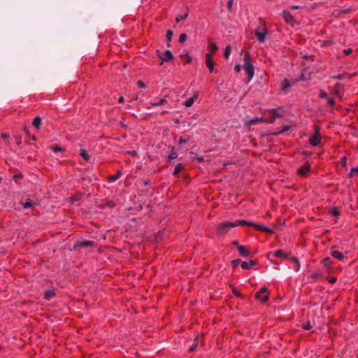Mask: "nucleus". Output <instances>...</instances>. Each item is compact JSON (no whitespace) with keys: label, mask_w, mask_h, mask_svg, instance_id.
Masks as SVG:
<instances>
[{"label":"nucleus","mask_w":358,"mask_h":358,"mask_svg":"<svg viewBox=\"0 0 358 358\" xmlns=\"http://www.w3.org/2000/svg\"><path fill=\"white\" fill-rule=\"evenodd\" d=\"M188 16V13H185L184 15H179L176 17V21L179 22L180 21L185 20Z\"/></svg>","instance_id":"f704fd0d"},{"label":"nucleus","mask_w":358,"mask_h":358,"mask_svg":"<svg viewBox=\"0 0 358 358\" xmlns=\"http://www.w3.org/2000/svg\"><path fill=\"white\" fill-rule=\"evenodd\" d=\"M257 264V262L255 260H250L249 263L246 262H241V268L243 269H250L252 266Z\"/></svg>","instance_id":"9b49d317"},{"label":"nucleus","mask_w":358,"mask_h":358,"mask_svg":"<svg viewBox=\"0 0 358 358\" xmlns=\"http://www.w3.org/2000/svg\"><path fill=\"white\" fill-rule=\"evenodd\" d=\"M331 213L332 215L336 217V216H338L340 214V212H339V210L338 209L334 208V209H332L331 210Z\"/></svg>","instance_id":"4c0bfd02"},{"label":"nucleus","mask_w":358,"mask_h":358,"mask_svg":"<svg viewBox=\"0 0 358 358\" xmlns=\"http://www.w3.org/2000/svg\"><path fill=\"white\" fill-rule=\"evenodd\" d=\"M182 166L180 164H177L174 169L173 174L175 176H177L178 175V173H180V171L182 170Z\"/></svg>","instance_id":"393cba45"},{"label":"nucleus","mask_w":358,"mask_h":358,"mask_svg":"<svg viewBox=\"0 0 358 358\" xmlns=\"http://www.w3.org/2000/svg\"><path fill=\"white\" fill-rule=\"evenodd\" d=\"M303 328L306 330H309L311 329V325L310 323H308L303 326Z\"/></svg>","instance_id":"09e8293b"},{"label":"nucleus","mask_w":358,"mask_h":358,"mask_svg":"<svg viewBox=\"0 0 358 358\" xmlns=\"http://www.w3.org/2000/svg\"><path fill=\"white\" fill-rule=\"evenodd\" d=\"M22 138L21 137H17L16 138V143L17 145H20L21 143Z\"/></svg>","instance_id":"864d4df0"},{"label":"nucleus","mask_w":358,"mask_h":358,"mask_svg":"<svg viewBox=\"0 0 358 358\" xmlns=\"http://www.w3.org/2000/svg\"><path fill=\"white\" fill-rule=\"evenodd\" d=\"M231 52V46L230 45H227L225 48V50H224V57H225V58H228V57L230 55Z\"/></svg>","instance_id":"c756f323"},{"label":"nucleus","mask_w":358,"mask_h":358,"mask_svg":"<svg viewBox=\"0 0 358 358\" xmlns=\"http://www.w3.org/2000/svg\"><path fill=\"white\" fill-rule=\"evenodd\" d=\"M273 255L276 257H283L284 259H289L288 255H285L282 250H276Z\"/></svg>","instance_id":"dca6fc26"},{"label":"nucleus","mask_w":358,"mask_h":358,"mask_svg":"<svg viewBox=\"0 0 358 358\" xmlns=\"http://www.w3.org/2000/svg\"><path fill=\"white\" fill-rule=\"evenodd\" d=\"M167 103V100L165 99V98H162L159 101L157 102H151L150 104L152 106H162V105H164L165 103Z\"/></svg>","instance_id":"412c9836"},{"label":"nucleus","mask_w":358,"mask_h":358,"mask_svg":"<svg viewBox=\"0 0 358 358\" xmlns=\"http://www.w3.org/2000/svg\"><path fill=\"white\" fill-rule=\"evenodd\" d=\"M80 156L86 161V162H89L90 159V155L87 154V152H86V150H83V149H81L80 150Z\"/></svg>","instance_id":"4be33fe9"},{"label":"nucleus","mask_w":358,"mask_h":358,"mask_svg":"<svg viewBox=\"0 0 358 358\" xmlns=\"http://www.w3.org/2000/svg\"><path fill=\"white\" fill-rule=\"evenodd\" d=\"M351 11H352L351 8H347V9L340 10L338 14V15L348 14V13H350Z\"/></svg>","instance_id":"c9c22d12"},{"label":"nucleus","mask_w":358,"mask_h":358,"mask_svg":"<svg viewBox=\"0 0 358 358\" xmlns=\"http://www.w3.org/2000/svg\"><path fill=\"white\" fill-rule=\"evenodd\" d=\"M262 122H265V120H264L262 117H255L248 120L247 124L248 126H251Z\"/></svg>","instance_id":"4468645a"},{"label":"nucleus","mask_w":358,"mask_h":358,"mask_svg":"<svg viewBox=\"0 0 358 358\" xmlns=\"http://www.w3.org/2000/svg\"><path fill=\"white\" fill-rule=\"evenodd\" d=\"M352 48H347V49H345L343 50V53L345 55H350L352 52Z\"/></svg>","instance_id":"a19ab883"},{"label":"nucleus","mask_w":358,"mask_h":358,"mask_svg":"<svg viewBox=\"0 0 358 358\" xmlns=\"http://www.w3.org/2000/svg\"><path fill=\"white\" fill-rule=\"evenodd\" d=\"M283 17L287 23L290 24L292 27L294 26V20L292 15L290 14L289 11H283Z\"/></svg>","instance_id":"0eeeda50"},{"label":"nucleus","mask_w":358,"mask_h":358,"mask_svg":"<svg viewBox=\"0 0 358 358\" xmlns=\"http://www.w3.org/2000/svg\"><path fill=\"white\" fill-rule=\"evenodd\" d=\"M198 98V92H195L194 94L189 99L185 101V106L186 107H190L194 103V101Z\"/></svg>","instance_id":"9d476101"},{"label":"nucleus","mask_w":358,"mask_h":358,"mask_svg":"<svg viewBox=\"0 0 358 358\" xmlns=\"http://www.w3.org/2000/svg\"><path fill=\"white\" fill-rule=\"evenodd\" d=\"M299 8V6H292L290 8L291 9H298Z\"/></svg>","instance_id":"680f3d73"},{"label":"nucleus","mask_w":358,"mask_h":358,"mask_svg":"<svg viewBox=\"0 0 358 358\" xmlns=\"http://www.w3.org/2000/svg\"><path fill=\"white\" fill-rule=\"evenodd\" d=\"M244 70L248 77L249 81L251 80L254 76V66L250 61L248 55L245 56Z\"/></svg>","instance_id":"7ed1b4c3"},{"label":"nucleus","mask_w":358,"mask_h":358,"mask_svg":"<svg viewBox=\"0 0 358 358\" xmlns=\"http://www.w3.org/2000/svg\"><path fill=\"white\" fill-rule=\"evenodd\" d=\"M310 171V165L308 164H305L304 165H303L298 171V173L303 176H306V174L308 173V172Z\"/></svg>","instance_id":"1a4fd4ad"},{"label":"nucleus","mask_w":358,"mask_h":358,"mask_svg":"<svg viewBox=\"0 0 358 358\" xmlns=\"http://www.w3.org/2000/svg\"><path fill=\"white\" fill-rule=\"evenodd\" d=\"M210 71V73H212L213 71V69H214V64H212L211 66H207Z\"/></svg>","instance_id":"5fc2aeb1"},{"label":"nucleus","mask_w":358,"mask_h":358,"mask_svg":"<svg viewBox=\"0 0 358 358\" xmlns=\"http://www.w3.org/2000/svg\"><path fill=\"white\" fill-rule=\"evenodd\" d=\"M290 127L289 126H285L282 130H280V131L274 134L275 135H277V134H282L287 131H288Z\"/></svg>","instance_id":"e433bc0d"},{"label":"nucleus","mask_w":358,"mask_h":358,"mask_svg":"<svg viewBox=\"0 0 358 358\" xmlns=\"http://www.w3.org/2000/svg\"><path fill=\"white\" fill-rule=\"evenodd\" d=\"M35 205V203L31 199H27L23 204V208L27 209L31 208Z\"/></svg>","instance_id":"aec40b11"},{"label":"nucleus","mask_w":358,"mask_h":358,"mask_svg":"<svg viewBox=\"0 0 358 358\" xmlns=\"http://www.w3.org/2000/svg\"><path fill=\"white\" fill-rule=\"evenodd\" d=\"M159 57L162 59V65L164 62H168L171 60L173 59V55L170 50H166L162 55H159Z\"/></svg>","instance_id":"6e6552de"},{"label":"nucleus","mask_w":358,"mask_h":358,"mask_svg":"<svg viewBox=\"0 0 358 358\" xmlns=\"http://www.w3.org/2000/svg\"><path fill=\"white\" fill-rule=\"evenodd\" d=\"M255 298L264 303L268 300V290L266 287H263L258 291L255 295Z\"/></svg>","instance_id":"20e7f679"},{"label":"nucleus","mask_w":358,"mask_h":358,"mask_svg":"<svg viewBox=\"0 0 358 358\" xmlns=\"http://www.w3.org/2000/svg\"><path fill=\"white\" fill-rule=\"evenodd\" d=\"M169 113V111H167V110H164V111H162V114H164V113Z\"/></svg>","instance_id":"774afa93"},{"label":"nucleus","mask_w":358,"mask_h":358,"mask_svg":"<svg viewBox=\"0 0 358 358\" xmlns=\"http://www.w3.org/2000/svg\"><path fill=\"white\" fill-rule=\"evenodd\" d=\"M176 157H177V155H176V153H174V152H173V153H171V154L169 155V160H171V159H175V158H176Z\"/></svg>","instance_id":"de8ad7c7"},{"label":"nucleus","mask_w":358,"mask_h":358,"mask_svg":"<svg viewBox=\"0 0 358 358\" xmlns=\"http://www.w3.org/2000/svg\"><path fill=\"white\" fill-rule=\"evenodd\" d=\"M217 48H218L215 43L210 42L209 43V49H210V52H212V53H214V52H215L217 50Z\"/></svg>","instance_id":"cd10ccee"},{"label":"nucleus","mask_w":358,"mask_h":358,"mask_svg":"<svg viewBox=\"0 0 358 358\" xmlns=\"http://www.w3.org/2000/svg\"><path fill=\"white\" fill-rule=\"evenodd\" d=\"M341 162L343 166L345 167L347 166V158L345 157H342L341 159Z\"/></svg>","instance_id":"79ce46f5"},{"label":"nucleus","mask_w":358,"mask_h":358,"mask_svg":"<svg viewBox=\"0 0 358 358\" xmlns=\"http://www.w3.org/2000/svg\"><path fill=\"white\" fill-rule=\"evenodd\" d=\"M52 149L55 151V152H60L62 150V148L59 146H55V147H52Z\"/></svg>","instance_id":"49530a36"},{"label":"nucleus","mask_w":358,"mask_h":358,"mask_svg":"<svg viewBox=\"0 0 358 358\" xmlns=\"http://www.w3.org/2000/svg\"><path fill=\"white\" fill-rule=\"evenodd\" d=\"M331 255L333 257H334L338 260H341V261L343 260V259L345 257L344 255L341 252H339L338 250H332L331 251Z\"/></svg>","instance_id":"ddd939ff"},{"label":"nucleus","mask_w":358,"mask_h":358,"mask_svg":"<svg viewBox=\"0 0 358 358\" xmlns=\"http://www.w3.org/2000/svg\"><path fill=\"white\" fill-rule=\"evenodd\" d=\"M332 263V260L329 257H327L322 260V264L324 266L328 267Z\"/></svg>","instance_id":"bb28decb"},{"label":"nucleus","mask_w":358,"mask_h":358,"mask_svg":"<svg viewBox=\"0 0 358 358\" xmlns=\"http://www.w3.org/2000/svg\"><path fill=\"white\" fill-rule=\"evenodd\" d=\"M290 86H291V85H290L289 80L287 79H285L283 80V85H282V91L284 93H287V90L290 87Z\"/></svg>","instance_id":"f3484780"},{"label":"nucleus","mask_w":358,"mask_h":358,"mask_svg":"<svg viewBox=\"0 0 358 358\" xmlns=\"http://www.w3.org/2000/svg\"><path fill=\"white\" fill-rule=\"evenodd\" d=\"M137 85L141 88H145V84L142 80H138L137 82Z\"/></svg>","instance_id":"37998d69"},{"label":"nucleus","mask_w":358,"mask_h":358,"mask_svg":"<svg viewBox=\"0 0 358 358\" xmlns=\"http://www.w3.org/2000/svg\"><path fill=\"white\" fill-rule=\"evenodd\" d=\"M92 245H93V242L86 241L80 242L79 244H78V246L83 248V247H88Z\"/></svg>","instance_id":"a878e982"},{"label":"nucleus","mask_w":358,"mask_h":358,"mask_svg":"<svg viewBox=\"0 0 358 358\" xmlns=\"http://www.w3.org/2000/svg\"><path fill=\"white\" fill-rule=\"evenodd\" d=\"M173 35V33L172 31H171V30L167 31L166 37V39L168 41V46H170L169 42L171 41Z\"/></svg>","instance_id":"c85d7f7f"},{"label":"nucleus","mask_w":358,"mask_h":358,"mask_svg":"<svg viewBox=\"0 0 358 358\" xmlns=\"http://www.w3.org/2000/svg\"><path fill=\"white\" fill-rule=\"evenodd\" d=\"M319 277H320V273H315L313 275V278H319Z\"/></svg>","instance_id":"13d9d810"},{"label":"nucleus","mask_w":358,"mask_h":358,"mask_svg":"<svg viewBox=\"0 0 358 358\" xmlns=\"http://www.w3.org/2000/svg\"><path fill=\"white\" fill-rule=\"evenodd\" d=\"M238 226H251L257 230L272 234L273 231L266 227L257 224L252 222L246 221L245 220H237L234 222H226L220 224L216 229V233L219 236L226 234L231 228Z\"/></svg>","instance_id":"f257e3e1"},{"label":"nucleus","mask_w":358,"mask_h":358,"mask_svg":"<svg viewBox=\"0 0 358 358\" xmlns=\"http://www.w3.org/2000/svg\"><path fill=\"white\" fill-rule=\"evenodd\" d=\"M234 69H235L237 72H239V71H241V66H240V65H238V64L236 65V66H235V67H234Z\"/></svg>","instance_id":"8fccbe9b"},{"label":"nucleus","mask_w":358,"mask_h":358,"mask_svg":"<svg viewBox=\"0 0 358 358\" xmlns=\"http://www.w3.org/2000/svg\"><path fill=\"white\" fill-rule=\"evenodd\" d=\"M268 34V29L266 28H257L255 29V35L259 42L264 43Z\"/></svg>","instance_id":"39448f33"},{"label":"nucleus","mask_w":358,"mask_h":358,"mask_svg":"<svg viewBox=\"0 0 358 358\" xmlns=\"http://www.w3.org/2000/svg\"><path fill=\"white\" fill-rule=\"evenodd\" d=\"M301 80H308V78L305 76L304 73H302L301 76Z\"/></svg>","instance_id":"603ef678"},{"label":"nucleus","mask_w":358,"mask_h":358,"mask_svg":"<svg viewBox=\"0 0 358 358\" xmlns=\"http://www.w3.org/2000/svg\"><path fill=\"white\" fill-rule=\"evenodd\" d=\"M55 295V293L52 290L46 291L44 294V297L46 300H50Z\"/></svg>","instance_id":"6ab92c4d"},{"label":"nucleus","mask_w":358,"mask_h":358,"mask_svg":"<svg viewBox=\"0 0 358 358\" xmlns=\"http://www.w3.org/2000/svg\"><path fill=\"white\" fill-rule=\"evenodd\" d=\"M202 342L201 338L197 336L194 341V343L189 347V352H194L197 348L199 343Z\"/></svg>","instance_id":"2eb2a0df"},{"label":"nucleus","mask_w":358,"mask_h":358,"mask_svg":"<svg viewBox=\"0 0 358 358\" xmlns=\"http://www.w3.org/2000/svg\"><path fill=\"white\" fill-rule=\"evenodd\" d=\"M320 129L318 127H315V133L313 135L310 139V143L313 146H317L320 143Z\"/></svg>","instance_id":"423d86ee"},{"label":"nucleus","mask_w":358,"mask_h":358,"mask_svg":"<svg viewBox=\"0 0 358 358\" xmlns=\"http://www.w3.org/2000/svg\"><path fill=\"white\" fill-rule=\"evenodd\" d=\"M282 109L281 108H273L264 112L266 117L265 122L273 123L276 118L283 116Z\"/></svg>","instance_id":"f03ea898"},{"label":"nucleus","mask_w":358,"mask_h":358,"mask_svg":"<svg viewBox=\"0 0 358 358\" xmlns=\"http://www.w3.org/2000/svg\"><path fill=\"white\" fill-rule=\"evenodd\" d=\"M24 131H25V133H26L27 134H28V131H28V129H27V127H24Z\"/></svg>","instance_id":"0e129e2a"},{"label":"nucleus","mask_w":358,"mask_h":358,"mask_svg":"<svg viewBox=\"0 0 358 358\" xmlns=\"http://www.w3.org/2000/svg\"><path fill=\"white\" fill-rule=\"evenodd\" d=\"M124 101V97L123 96H120L119 99H118V102L119 103H123Z\"/></svg>","instance_id":"6e6d98bb"},{"label":"nucleus","mask_w":358,"mask_h":358,"mask_svg":"<svg viewBox=\"0 0 358 358\" xmlns=\"http://www.w3.org/2000/svg\"><path fill=\"white\" fill-rule=\"evenodd\" d=\"M241 260L240 259H234L231 261V266L233 268H236L239 264H241Z\"/></svg>","instance_id":"2f4dec72"},{"label":"nucleus","mask_w":358,"mask_h":358,"mask_svg":"<svg viewBox=\"0 0 358 358\" xmlns=\"http://www.w3.org/2000/svg\"><path fill=\"white\" fill-rule=\"evenodd\" d=\"M8 136H8L7 134H1V137H2L3 138H8Z\"/></svg>","instance_id":"4d7b16f0"},{"label":"nucleus","mask_w":358,"mask_h":358,"mask_svg":"<svg viewBox=\"0 0 358 358\" xmlns=\"http://www.w3.org/2000/svg\"><path fill=\"white\" fill-rule=\"evenodd\" d=\"M187 39V35L185 34H181L179 37V42L180 43H184Z\"/></svg>","instance_id":"72a5a7b5"},{"label":"nucleus","mask_w":358,"mask_h":358,"mask_svg":"<svg viewBox=\"0 0 358 358\" xmlns=\"http://www.w3.org/2000/svg\"><path fill=\"white\" fill-rule=\"evenodd\" d=\"M31 138L34 141H36V136H31Z\"/></svg>","instance_id":"338daca9"},{"label":"nucleus","mask_w":358,"mask_h":358,"mask_svg":"<svg viewBox=\"0 0 358 358\" xmlns=\"http://www.w3.org/2000/svg\"><path fill=\"white\" fill-rule=\"evenodd\" d=\"M41 119L39 116H37L36 117L34 120H33V122H32V124L34 127L36 128H39L40 127V124H41Z\"/></svg>","instance_id":"b1692460"},{"label":"nucleus","mask_w":358,"mask_h":358,"mask_svg":"<svg viewBox=\"0 0 358 358\" xmlns=\"http://www.w3.org/2000/svg\"><path fill=\"white\" fill-rule=\"evenodd\" d=\"M232 244L234 245H237V246L238 245V242L236 241H234Z\"/></svg>","instance_id":"69168bd1"},{"label":"nucleus","mask_w":358,"mask_h":358,"mask_svg":"<svg viewBox=\"0 0 358 358\" xmlns=\"http://www.w3.org/2000/svg\"><path fill=\"white\" fill-rule=\"evenodd\" d=\"M327 101L331 107H334L335 106V101L334 100V99L328 97Z\"/></svg>","instance_id":"ea45409f"},{"label":"nucleus","mask_w":358,"mask_h":358,"mask_svg":"<svg viewBox=\"0 0 358 358\" xmlns=\"http://www.w3.org/2000/svg\"><path fill=\"white\" fill-rule=\"evenodd\" d=\"M237 249L242 257H248L250 255V252L245 246L238 245Z\"/></svg>","instance_id":"f8f14e48"},{"label":"nucleus","mask_w":358,"mask_h":358,"mask_svg":"<svg viewBox=\"0 0 358 358\" xmlns=\"http://www.w3.org/2000/svg\"><path fill=\"white\" fill-rule=\"evenodd\" d=\"M120 177V173H117L115 175H113V176H110L109 177V180L111 182H115Z\"/></svg>","instance_id":"7c9ffc66"},{"label":"nucleus","mask_w":358,"mask_h":358,"mask_svg":"<svg viewBox=\"0 0 358 358\" xmlns=\"http://www.w3.org/2000/svg\"><path fill=\"white\" fill-rule=\"evenodd\" d=\"M213 53H212V52H209V53H207V54L206 55V56H209V57H210V58H212V57H213Z\"/></svg>","instance_id":"052dcab7"},{"label":"nucleus","mask_w":358,"mask_h":358,"mask_svg":"<svg viewBox=\"0 0 358 358\" xmlns=\"http://www.w3.org/2000/svg\"><path fill=\"white\" fill-rule=\"evenodd\" d=\"M234 294H235V295H236V296H241V294H240L238 291H236V290H234Z\"/></svg>","instance_id":"bf43d9fd"},{"label":"nucleus","mask_w":358,"mask_h":358,"mask_svg":"<svg viewBox=\"0 0 358 358\" xmlns=\"http://www.w3.org/2000/svg\"><path fill=\"white\" fill-rule=\"evenodd\" d=\"M233 3H234V0H229L228 1V2H227V7H228V9L229 10L231 9Z\"/></svg>","instance_id":"c03bdc74"},{"label":"nucleus","mask_w":358,"mask_h":358,"mask_svg":"<svg viewBox=\"0 0 358 358\" xmlns=\"http://www.w3.org/2000/svg\"><path fill=\"white\" fill-rule=\"evenodd\" d=\"M319 96H320V98H322V99H324V98H327H327H328V95H327V94L325 92H324L323 90H321V91L320 92Z\"/></svg>","instance_id":"58836bf2"},{"label":"nucleus","mask_w":358,"mask_h":358,"mask_svg":"<svg viewBox=\"0 0 358 358\" xmlns=\"http://www.w3.org/2000/svg\"><path fill=\"white\" fill-rule=\"evenodd\" d=\"M214 64V62L213 61L212 58H210L209 56L206 57V64L207 66H211Z\"/></svg>","instance_id":"473e14b6"},{"label":"nucleus","mask_w":358,"mask_h":358,"mask_svg":"<svg viewBox=\"0 0 358 358\" xmlns=\"http://www.w3.org/2000/svg\"><path fill=\"white\" fill-rule=\"evenodd\" d=\"M336 281V278H332V279L330 280V282L331 283H334Z\"/></svg>","instance_id":"e2e57ef3"},{"label":"nucleus","mask_w":358,"mask_h":358,"mask_svg":"<svg viewBox=\"0 0 358 358\" xmlns=\"http://www.w3.org/2000/svg\"><path fill=\"white\" fill-rule=\"evenodd\" d=\"M179 142L181 144H185V143H186L187 142V139H183V138H180Z\"/></svg>","instance_id":"3c124183"},{"label":"nucleus","mask_w":358,"mask_h":358,"mask_svg":"<svg viewBox=\"0 0 358 358\" xmlns=\"http://www.w3.org/2000/svg\"><path fill=\"white\" fill-rule=\"evenodd\" d=\"M181 57H185V58H186V59H185V62H186L187 64H188V63L191 62V61H192L191 57H190L189 56H188V55H181Z\"/></svg>","instance_id":"a18cd8bd"},{"label":"nucleus","mask_w":358,"mask_h":358,"mask_svg":"<svg viewBox=\"0 0 358 358\" xmlns=\"http://www.w3.org/2000/svg\"><path fill=\"white\" fill-rule=\"evenodd\" d=\"M289 259L294 263L295 271H299L300 270V267H301L299 260L295 257H289Z\"/></svg>","instance_id":"a211bd4d"},{"label":"nucleus","mask_w":358,"mask_h":358,"mask_svg":"<svg viewBox=\"0 0 358 358\" xmlns=\"http://www.w3.org/2000/svg\"><path fill=\"white\" fill-rule=\"evenodd\" d=\"M357 175H358V166L351 169V171L348 174V177L352 178Z\"/></svg>","instance_id":"5701e85b"}]
</instances>
